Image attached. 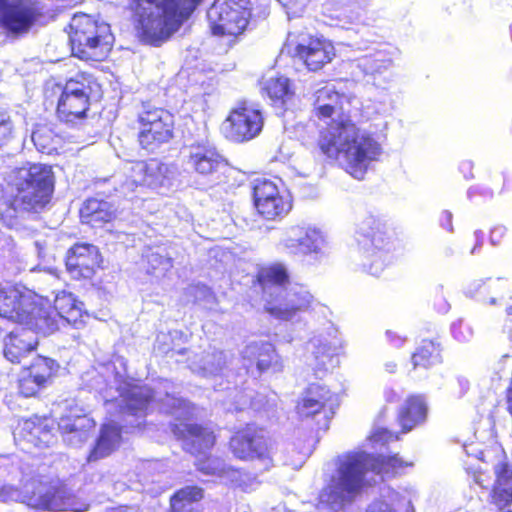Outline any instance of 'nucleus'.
<instances>
[{"mask_svg": "<svg viewBox=\"0 0 512 512\" xmlns=\"http://www.w3.org/2000/svg\"><path fill=\"white\" fill-rule=\"evenodd\" d=\"M203 0H128L127 10L139 39L160 47L187 22Z\"/></svg>", "mask_w": 512, "mask_h": 512, "instance_id": "nucleus-1", "label": "nucleus"}, {"mask_svg": "<svg viewBox=\"0 0 512 512\" xmlns=\"http://www.w3.org/2000/svg\"><path fill=\"white\" fill-rule=\"evenodd\" d=\"M4 196L1 219L12 225L19 213H40L51 202L55 174L49 164L27 163L13 171Z\"/></svg>", "mask_w": 512, "mask_h": 512, "instance_id": "nucleus-2", "label": "nucleus"}, {"mask_svg": "<svg viewBox=\"0 0 512 512\" xmlns=\"http://www.w3.org/2000/svg\"><path fill=\"white\" fill-rule=\"evenodd\" d=\"M319 147L328 157L340 154L346 162V171L356 179H362L371 161L381 153L379 143L369 133L361 132L353 122H336L332 129L321 133Z\"/></svg>", "mask_w": 512, "mask_h": 512, "instance_id": "nucleus-3", "label": "nucleus"}, {"mask_svg": "<svg viewBox=\"0 0 512 512\" xmlns=\"http://www.w3.org/2000/svg\"><path fill=\"white\" fill-rule=\"evenodd\" d=\"M96 80L87 73H79L65 84L47 85L43 92V104L53 107L56 119L71 128L84 124L90 117L91 94Z\"/></svg>", "mask_w": 512, "mask_h": 512, "instance_id": "nucleus-4", "label": "nucleus"}, {"mask_svg": "<svg viewBox=\"0 0 512 512\" xmlns=\"http://www.w3.org/2000/svg\"><path fill=\"white\" fill-rule=\"evenodd\" d=\"M368 463L374 473L390 476H395L401 470L413 466L412 462L405 461L399 454L347 453L339 461L337 467L338 480L335 489L339 498L351 499L362 490L366 484Z\"/></svg>", "mask_w": 512, "mask_h": 512, "instance_id": "nucleus-5", "label": "nucleus"}, {"mask_svg": "<svg viewBox=\"0 0 512 512\" xmlns=\"http://www.w3.org/2000/svg\"><path fill=\"white\" fill-rule=\"evenodd\" d=\"M71 53L85 62H102L108 58L114 43V36L108 23L92 15L78 12L68 25Z\"/></svg>", "mask_w": 512, "mask_h": 512, "instance_id": "nucleus-6", "label": "nucleus"}, {"mask_svg": "<svg viewBox=\"0 0 512 512\" xmlns=\"http://www.w3.org/2000/svg\"><path fill=\"white\" fill-rule=\"evenodd\" d=\"M170 429L181 449L196 458L195 466L199 472L217 475L223 471L219 459L210 455L218 441L215 426L203 422H179L171 424Z\"/></svg>", "mask_w": 512, "mask_h": 512, "instance_id": "nucleus-7", "label": "nucleus"}, {"mask_svg": "<svg viewBox=\"0 0 512 512\" xmlns=\"http://www.w3.org/2000/svg\"><path fill=\"white\" fill-rule=\"evenodd\" d=\"M250 0H215L207 12L209 34L236 43L252 20Z\"/></svg>", "mask_w": 512, "mask_h": 512, "instance_id": "nucleus-8", "label": "nucleus"}, {"mask_svg": "<svg viewBox=\"0 0 512 512\" xmlns=\"http://www.w3.org/2000/svg\"><path fill=\"white\" fill-rule=\"evenodd\" d=\"M135 123L138 145L147 152H154L174 137V116L165 108L143 103Z\"/></svg>", "mask_w": 512, "mask_h": 512, "instance_id": "nucleus-9", "label": "nucleus"}, {"mask_svg": "<svg viewBox=\"0 0 512 512\" xmlns=\"http://www.w3.org/2000/svg\"><path fill=\"white\" fill-rule=\"evenodd\" d=\"M228 448L236 459L263 461L273 465L274 441L268 429L254 422L237 428L228 440Z\"/></svg>", "mask_w": 512, "mask_h": 512, "instance_id": "nucleus-10", "label": "nucleus"}, {"mask_svg": "<svg viewBox=\"0 0 512 512\" xmlns=\"http://www.w3.org/2000/svg\"><path fill=\"white\" fill-rule=\"evenodd\" d=\"M264 124L263 111L252 102L242 99L230 108L220 130L229 142L243 144L257 138Z\"/></svg>", "mask_w": 512, "mask_h": 512, "instance_id": "nucleus-11", "label": "nucleus"}, {"mask_svg": "<svg viewBox=\"0 0 512 512\" xmlns=\"http://www.w3.org/2000/svg\"><path fill=\"white\" fill-rule=\"evenodd\" d=\"M42 16L35 0H0V29L8 37L26 35Z\"/></svg>", "mask_w": 512, "mask_h": 512, "instance_id": "nucleus-12", "label": "nucleus"}, {"mask_svg": "<svg viewBox=\"0 0 512 512\" xmlns=\"http://www.w3.org/2000/svg\"><path fill=\"white\" fill-rule=\"evenodd\" d=\"M251 194L256 214L264 220H280L292 209L291 198L270 179H255Z\"/></svg>", "mask_w": 512, "mask_h": 512, "instance_id": "nucleus-13", "label": "nucleus"}, {"mask_svg": "<svg viewBox=\"0 0 512 512\" xmlns=\"http://www.w3.org/2000/svg\"><path fill=\"white\" fill-rule=\"evenodd\" d=\"M337 406V395L328 386L310 383L296 400L294 410L300 420H315L320 417L327 426Z\"/></svg>", "mask_w": 512, "mask_h": 512, "instance_id": "nucleus-14", "label": "nucleus"}, {"mask_svg": "<svg viewBox=\"0 0 512 512\" xmlns=\"http://www.w3.org/2000/svg\"><path fill=\"white\" fill-rule=\"evenodd\" d=\"M186 163L191 171L206 180H218L228 169V160L207 140L187 146Z\"/></svg>", "mask_w": 512, "mask_h": 512, "instance_id": "nucleus-15", "label": "nucleus"}, {"mask_svg": "<svg viewBox=\"0 0 512 512\" xmlns=\"http://www.w3.org/2000/svg\"><path fill=\"white\" fill-rule=\"evenodd\" d=\"M61 365L53 358L37 355L18 380L19 393L26 398L36 396L59 375Z\"/></svg>", "mask_w": 512, "mask_h": 512, "instance_id": "nucleus-16", "label": "nucleus"}, {"mask_svg": "<svg viewBox=\"0 0 512 512\" xmlns=\"http://www.w3.org/2000/svg\"><path fill=\"white\" fill-rule=\"evenodd\" d=\"M293 56L308 71L318 72L333 61L336 50L328 39L317 35H307L296 43Z\"/></svg>", "mask_w": 512, "mask_h": 512, "instance_id": "nucleus-17", "label": "nucleus"}, {"mask_svg": "<svg viewBox=\"0 0 512 512\" xmlns=\"http://www.w3.org/2000/svg\"><path fill=\"white\" fill-rule=\"evenodd\" d=\"M101 263L98 247L90 243H75L65 255L66 269L76 279H91Z\"/></svg>", "mask_w": 512, "mask_h": 512, "instance_id": "nucleus-18", "label": "nucleus"}, {"mask_svg": "<svg viewBox=\"0 0 512 512\" xmlns=\"http://www.w3.org/2000/svg\"><path fill=\"white\" fill-rule=\"evenodd\" d=\"M60 321L62 320L56 307V301L51 306L44 305L35 298L21 326L24 330H30L47 336L59 329Z\"/></svg>", "mask_w": 512, "mask_h": 512, "instance_id": "nucleus-19", "label": "nucleus"}, {"mask_svg": "<svg viewBox=\"0 0 512 512\" xmlns=\"http://www.w3.org/2000/svg\"><path fill=\"white\" fill-rule=\"evenodd\" d=\"M34 299L14 285H0V317L22 325Z\"/></svg>", "mask_w": 512, "mask_h": 512, "instance_id": "nucleus-20", "label": "nucleus"}, {"mask_svg": "<svg viewBox=\"0 0 512 512\" xmlns=\"http://www.w3.org/2000/svg\"><path fill=\"white\" fill-rule=\"evenodd\" d=\"M263 93L279 115H284L295 105L296 93L293 82L283 75L269 78L263 86Z\"/></svg>", "mask_w": 512, "mask_h": 512, "instance_id": "nucleus-21", "label": "nucleus"}, {"mask_svg": "<svg viewBox=\"0 0 512 512\" xmlns=\"http://www.w3.org/2000/svg\"><path fill=\"white\" fill-rule=\"evenodd\" d=\"M428 415V406L424 395L410 394L400 405L396 420L400 426V432L406 434L423 424Z\"/></svg>", "mask_w": 512, "mask_h": 512, "instance_id": "nucleus-22", "label": "nucleus"}, {"mask_svg": "<svg viewBox=\"0 0 512 512\" xmlns=\"http://www.w3.org/2000/svg\"><path fill=\"white\" fill-rule=\"evenodd\" d=\"M39 510L52 512H85L89 505L78 503L76 496L60 487H52L40 494L34 504Z\"/></svg>", "mask_w": 512, "mask_h": 512, "instance_id": "nucleus-23", "label": "nucleus"}, {"mask_svg": "<svg viewBox=\"0 0 512 512\" xmlns=\"http://www.w3.org/2000/svg\"><path fill=\"white\" fill-rule=\"evenodd\" d=\"M54 419L49 416L32 415L23 419L20 435L36 447H48L54 439Z\"/></svg>", "mask_w": 512, "mask_h": 512, "instance_id": "nucleus-24", "label": "nucleus"}, {"mask_svg": "<svg viewBox=\"0 0 512 512\" xmlns=\"http://www.w3.org/2000/svg\"><path fill=\"white\" fill-rule=\"evenodd\" d=\"M79 216L82 223L92 228H101L116 218V209L104 199L91 197L81 205Z\"/></svg>", "mask_w": 512, "mask_h": 512, "instance_id": "nucleus-25", "label": "nucleus"}, {"mask_svg": "<svg viewBox=\"0 0 512 512\" xmlns=\"http://www.w3.org/2000/svg\"><path fill=\"white\" fill-rule=\"evenodd\" d=\"M122 442V427L110 421L100 427L99 435L90 450L87 460L95 462L111 455Z\"/></svg>", "mask_w": 512, "mask_h": 512, "instance_id": "nucleus-26", "label": "nucleus"}, {"mask_svg": "<svg viewBox=\"0 0 512 512\" xmlns=\"http://www.w3.org/2000/svg\"><path fill=\"white\" fill-rule=\"evenodd\" d=\"M205 489L196 484L176 489L169 497L168 512H203Z\"/></svg>", "mask_w": 512, "mask_h": 512, "instance_id": "nucleus-27", "label": "nucleus"}, {"mask_svg": "<svg viewBox=\"0 0 512 512\" xmlns=\"http://www.w3.org/2000/svg\"><path fill=\"white\" fill-rule=\"evenodd\" d=\"M495 482L491 489V502L500 509L512 505V467L505 456L494 466Z\"/></svg>", "mask_w": 512, "mask_h": 512, "instance_id": "nucleus-28", "label": "nucleus"}, {"mask_svg": "<svg viewBox=\"0 0 512 512\" xmlns=\"http://www.w3.org/2000/svg\"><path fill=\"white\" fill-rule=\"evenodd\" d=\"M159 170V164L154 159L133 162L123 182L124 189L134 192L138 188L151 186L157 179Z\"/></svg>", "mask_w": 512, "mask_h": 512, "instance_id": "nucleus-29", "label": "nucleus"}, {"mask_svg": "<svg viewBox=\"0 0 512 512\" xmlns=\"http://www.w3.org/2000/svg\"><path fill=\"white\" fill-rule=\"evenodd\" d=\"M289 283V272L286 266L279 262L260 265L252 280V285L258 286L263 294L271 287H285Z\"/></svg>", "mask_w": 512, "mask_h": 512, "instance_id": "nucleus-30", "label": "nucleus"}, {"mask_svg": "<svg viewBox=\"0 0 512 512\" xmlns=\"http://www.w3.org/2000/svg\"><path fill=\"white\" fill-rule=\"evenodd\" d=\"M321 237L315 230L293 228L284 240V247L296 255L317 253L320 249Z\"/></svg>", "mask_w": 512, "mask_h": 512, "instance_id": "nucleus-31", "label": "nucleus"}, {"mask_svg": "<svg viewBox=\"0 0 512 512\" xmlns=\"http://www.w3.org/2000/svg\"><path fill=\"white\" fill-rule=\"evenodd\" d=\"M443 348L433 339H423L411 355L414 369H430L443 362Z\"/></svg>", "mask_w": 512, "mask_h": 512, "instance_id": "nucleus-32", "label": "nucleus"}, {"mask_svg": "<svg viewBox=\"0 0 512 512\" xmlns=\"http://www.w3.org/2000/svg\"><path fill=\"white\" fill-rule=\"evenodd\" d=\"M296 301L286 305H275L268 302L265 305V311L272 317L289 321L301 312L312 308L313 296L309 292H299L295 294Z\"/></svg>", "mask_w": 512, "mask_h": 512, "instance_id": "nucleus-33", "label": "nucleus"}, {"mask_svg": "<svg viewBox=\"0 0 512 512\" xmlns=\"http://www.w3.org/2000/svg\"><path fill=\"white\" fill-rule=\"evenodd\" d=\"M56 307L60 313V319L75 329H82L90 319L88 312L84 311L76 299L70 295L56 298Z\"/></svg>", "mask_w": 512, "mask_h": 512, "instance_id": "nucleus-34", "label": "nucleus"}, {"mask_svg": "<svg viewBox=\"0 0 512 512\" xmlns=\"http://www.w3.org/2000/svg\"><path fill=\"white\" fill-rule=\"evenodd\" d=\"M244 359L255 363L259 373L268 371L276 362V350L270 342H252L246 346Z\"/></svg>", "mask_w": 512, "mask_h": 512, "instance_id": "nucleus-35", "label": "nucleus"}, {"mask_svg": "<svg viewBox=\"0 0 512 512\" xmlns=\"http://www.w3.org/2000/svg\"><path fill=\"white\" fill-rule=\"evenodd\" d=\"M25 333L10 332L4 341V356L11 363L18 364L38 347L37 340H26Z\"/></svg>", "mask_w": 512, "mask_h": 512, "instance_id": "nucleus-36", "label": "nucleus"}, {"mask_svg": "<svg viewBox=\"0 0 512 512\" xmlns=\"http://www.w3.org/2000/svg\"><path fill=\"white\" fill-rule=\"evenodd\" d=\"M360 233L370 240L372 245L379 247L387 238L388 227L383 219L370 213L361 221Z\"/></svg>", "mask_w": 512, "mask_h": 512, "instance_id": "nucleus-37", "label": "nucleus"}, {"mask_svg": "<svg viewBox=\"0 0 512 512\" xmlns=\"http://www.w3.org/2000/svg\"><path fill=\"white\" fill-rule=\"evenodd\" d=\"M32 141L42 153L53 154L58 151L61 139L47 124H38L32 132Z\"/></svg>", "mask_w": 512, "mask_h": 512, "instance_id": "nucleus-38", "label": "nucleus"}, {"mask_svg": "<svg viewBox=\"0 0 512 512\" xmlns=\"http://www.w3.org/2000/svg\"><path fill=\"white\" fill-rule=\"evenodd\" d=\"M340 97V95L328 88V87H322L314 93V113L315 115L322 119V118H330L334 112L335 108L330 103H325L326 100H337Z\"/></svg>", "mask_w": 512, "mask_h": 512, "instance_id": "nucleus-39", "label": "nucleus"}, {"mask_svg": "<svg viewBox=\"0 0 512 512\" xmlns=\"http://www.w3.org/2000/svg\"><path fill=\"white\" fill-rule=\"evenodd\" d=\"M57 425L58 430L62 434H72L81 433L90 429L94 426V422L85 415H65L59 418Z\"/></svg>", "mask_w": 512, "mask_h": 512, "instance_id": "nucleus-40", "label": "nucleus"}, {"mask_svg": "<svg viewBox=\"0 0 512 512\" xmlns=\"http://www.w3.org/2000/svg\"><path fill=\"white\" fill-rule=\"evenodd\" d=\"M152 402V393L132 392L126 398V408L132 415H146Z\"/></svg>", "mask_w": 512, "mask_h": 512, "instance_id": "nucleus-41", "label": "nucleus"}, {"mask_svg": "<svg viewBox=\"0 0 512 512\" xmlns=\"http://www.w3.org/2000/svg\"><path fill=\"white\" fill-rule=\"evenodd\" d=\"M511 186L512 180L510 177L506 173L499 171L489 174L484 183L485 190L491 195L502 194L508 191Z\"/></svg>", "mask_w": 512, "mask_h": 512, "instance_id": "nucleus-42", "label": "nucleus"}, {"mask_svg": "<svg viewBox=\"0 0 512 512\" xmlns=\"http://www.w3.org/2000/svg\"><path fill=\"white\" fill-rule=\"evenodd\" d=\"M401 432H393L387 428H378L375 429L369 436V440L373 443H378L381 445H386L390 442L400 440Z\"/></svg>", "mask_w": 512, "mask_h": 512, "instance_id": "nucleus-43", "label": "nucleus"}, {"mask_svg": "<svg viewBox=\"0 0 512 512\" xmlns=\"http://www.w3.org/2000/svg\"><path fill=\"white\" fill-rule=\"evenodd\" d=\"M148 263L150 267L148 268V272L150 274H156L158 269L164 271L170 266V260L160 254L152 253L148 255Z\"/></svg>", "mask_w": 512, "mask_h": 512, "instance_id": "nucleus-44", "label": "nucleus"}, {"mask_svg": "<svg viewBox=\"0 0 512 512\" xmlns=\"http://www.w3.org/2000/svg\"><path fill=\"white\" fill-rule=\"evenodd\" d=\"M473 480L480 487L487 489L490 481V476L482 471H474L473 472Z\"/></svg>", "mask_w": 512, "mask_h": 512, "instance_id": "nucleus-45", "label": "nucleus"}, {"mask_svg": "<svg viewBox=\"0 0 512 512\" xmlns=\"http://www.w3.org/2000/svg\"><path fill=\"white\" fill-rule=\"evenodd\" d=\"M488 288H489L490 291L495 292L496 294H498V296L500 298L503 297V295H504V293L506 291L505 283L501 279H496L494 281H489Z\"/></svg>", "mask_w": 512, "mask_h": 512, "instance_id": "nucleus-46", "label": "nucleus"}, {"mask_svg": "<svg viewBox=\"0 0 512 512\" xmlns=\"http://www.w3.org/2000/svg\"><path fill=\"white\" fill-rule=\"evenodd\" d=\"M385 336H386V339L387 341L393 345V346H401L405 339L403 337H401L397 332L395 331H392V330H387L385 332Z\"/></svg>", "mask_w": 512, "mask_h": 512, "instance_id": "nucleus-47", "label": "nucleus"}, {"mask_svg": "<svg viewBox=\"0 0 512 512\" xmlns=\"http://www.w3.org/2000/svg\"><path fill=\"white\" fill-rule=\"evenodd\" d=\"M400 399L399 393L393 388H388L384 391V400L388 404L397 403Z\"/></svg>", "mask_w": 512, "mask_h": 512, "instance_id": "nucleus-48", "label": "nucleus"}, {"mask_svg": "<svg viewBox=\"0 0 512 512\" xmlns=\"http://www.w3.org/2000/svg\"><path fill=\"white\" fill-rule=\"evenodd\" d=\"M505 401L507 412L512 416V378L510 379L509 385L505 390Z\"/></svg>", "mask_w": 512, "mask_h": 512, "instance_id": "nucleus-49", "label": "nucleus"}, {"mask_svg": "<svg viewBox=\"0 0 512 512\" xmlns=\"http://www.w3.org/2000/svg\"><path fill=\"white\" fill-rule=\"evenodd\" d=\"M307 0H286L285 6L294 8L296 11H302L306 6Z\"/></svg>", "mask_w": 512, "mask_h": 512, "instance_id": "nucleus-50", "label": "nucleus"}, {"mask_svg": "<svg viewBox=\"0 0 512 512\" xmlns=\"http://www.w3.org/2000/svg\"><path fill=\"white\" fill-rule=\"evenodd\" d=\"M1 125H3L6 130L10 131V129H11V121L9 120V118L8 119H2L1 120Z\"/></svg>", "mask_w": 512, "mask_h": 512, "instance_id": "nucleus-51", "label": "nucleus"}, {"mask_svg": "<svg viewBox=\"0 0 512 512\" xmlns=\"http://www.w3.org/2000/svg\"><path fill=\"white\" fill-rule=\"evenodd\" d=\"M505 311H506L507 315H512V305L508 306Z\"/></svg>", "mask_w": 512, "mask_h": 512, "instance_id": "nucleus-52", "label": "nucleus"}, {"mask_svg": "<svg viewBox=\"0 0 512 512\" xmlns=\"http://www.w3.org/2000/svg\"><path fill=\"white\" fill-rule=\"evenodd\" d=\"M490 304H496L497 303V300L496 298H491L490 301H489Z\"/></svg>", "mask_w": 512, "mask_h": 512, "instance_id": "nucleus-53", "label": "nucleus"}, {"mask_svg": "<svg viewBox=\"0 0 512 512\" xmlns=\"http://www.w3.org/2000/svg\"><path fill=\"white\" fill-rule=\"evenodd\" d=\"M505 512H512V511H511V510H507V511H505Z\"/></svg>", "mask_w": 512, "mask_h": 512, "instance_id": "nucleus-54", "label": "nucleus"}]
</instances>
